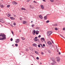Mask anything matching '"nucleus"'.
<instances>
[{
    "instance_id": "nucleus-1",
    "label": "nucleus",
    "mask_w": 65,
    "mask_h": 65,
    "mask_svg": "<svg viewBox=\"0 0 65 65\" xmlns=\"http://www.w3.org/2000/svg\"><path fill=\"white\" fill-rule=\"evenodd\" d=\"M6 39V35L3 33L0 34V40H3Z\"/></svg>"
},
{
    "instance_id": "nucleus-2",
    "label": "nucleus",
    "mask_w": 65,
    "mask_h": 65,
    "mask_svg": "<svg viewBox=\"0 0 65 65\" xmlns=\"http://www.w3.org/2000/svg\"><path fill=\"white\" fill-rule=\"evenodd\" d=\"M52 32H53L51 31H47V36H50Z\"/></svg>"
},
{
    "instance_id": "nucleus-3",
    "label": "nucleus",
    "mask_w": 65,
    "mask_h": 65,
    "mask_svg": "<svg viewBox=\"0 0 65 65\" xmlns=\"http://www.w3.org/2000/svg\"><path fill=\"white\" fill-rule=\"evenodd\" d=\"M16 40H17L15 41V42H16V43H19V42H20V39H17Z\"/></svg>"
},
{
    "instance_id": "nucleus-4",
    "label": "nucleus",
    "mask_w": 65,
    "mask_h": 65,
    "mask_svg": "<svg viewBox=\"0 0 65 65\" xmlns=\"http://www.w3.org/2000/svg\"><path fill=\"white\" fill-rule=\"evenodd\" d=\"M41 41L42 42H43L44 41H45V39L44 38H41Z\"/></svg>"
},
{
    "instance_id": "nucleus-5",
    "label": "nucleus",
    "mask_w": 65,
    "mask_h": 65,
    "mask_svg": "<svg viewBox=\"0 0 65 65\" xmlns=\"http://www.w3.org/2000/svg\"><path fill=\"white\" fill-rule=\"evenodd\" d=\"M57 61L59 62L60 61V57H57Z\"/></svg>"
},
{
    "instance_id": "nucleus-6",
    "label": "nucleus",
    "mask_w": 65,
    "mask_h": 65,
    "mask_svg": "<svg viewBox=\"0 0 65 65\" xmlns=\"http://www.w3.org/2000/svg\"><path fill=\"white\" fill-rule=\"evenodd\" d=\"M47 43L49 45H50V44H52V42H51L50 41L47 42Z\"/></svg>"
},
{
    "instance_id": "nucleus-7",
    "label": "nucleus",
    "mask_w": 65,
    "mask_h": 65,
    "mask_svg": "<svg viewBox=\"0 0 65 65\" xmlns=\"http://www.w3.org/2000/svg\"><path fill=\"white\" fill-rule=\"evenodd\" d=\"M53 62H52L51 63V65H55V63H56V61H53Z\"/></svg>"
},
{
    "instance_id": "nucleus-8",
    "label": "nucleus",
    "mask_w": 65,
    "mask_h": 65,
    "mask_svg": "<svg viewBox=\"0 0 65 65\" xmlns=\"http://www.w3.org/2000/svg\"><path fill=\"white\" fill-rule=\"evenodd\" d=\"M52 60L53 62H55V58H54V57H52Z\"/></svg>"
},
{
    "instance_id": "nucleus-9",
    "label": "nucleus",
    "mask_w": 65,
    "mask_h": 65,
    "mask_svg": "<svg viewBox=\"0 0 65 65\" xmlns=\"http://www.w3.org/2000/svg\"><path fill=\"white\" fill-rule=\"evenodd\" d=\"M0 22H1V23H4V21L1 20V19H0Z\"/></svg>"
},
{
    "instance_id": "nucleus-10",
    "label": "nucleus",
    "mask_w": 65,
    "mask_h": 65,
    "mask_svg": "<svg viewBox=\"0 0 65 65\" xmlns=\"http://www.w3.org/2000/svg\"><path fill=\"white\" fill-rule=\"evenodd\" d=\"M29 48L31 51H32L33 50V48L31 47H29Z\"/></svg>"
},
{
    "instance_id": "nucleus-11",
    "label": "nucleus",
    "mask_w": 65,
    "mask_h": 65,
    "mask_svg": "<svg viewBox=\"0 0 65 65\" xmlns=\"http://www.w3.org/2000/svg\"><path fill=\"white\" fill-rule=\"evenodd\" d=\"M12 3L13 4H14L15 5L17 4V3L15 2H12Z\"/></svg>"
},
{
    "instance_id": "nucleus-12",
    "label": "nucleus",
    "mask_w": 65,
    "mask_h": 65,
    "mask_svg": "<svg viewBox=\"0 0 65 65\" xmlns=\"http://www.w3.org/2000/svg\"><path fill=\"white\" fill-rule=\"evenodd\" d=\"M33 46H35L36 47L37 46V45L36 44H33Z\"/></svg>"
},
{
    "instance_id": "nucleus-13",
    "label": "nucleus",
    "mask_w": 65,
    "mask_h": 65,
    "mask_svg": "<svg viewBox=\"0 0 65 65\" xmlns=\"http://www.w3.org/2000/svg\"><path fill=\"white\" fill-rule=\"evenodd\" d=\"M35 32H36L35 30H34L33 31V32H32L33 34L34 35H35Z\"/></svg>"
},
{
    "instance_id": "nucleus-14",
    "label": "nucleus",
    "mask_w": 65,
    "mask_h": 65,
    "mask_svg": "<svg viewBox=\"0 0 65 65\" xmlns=\"http://www.w3.org/2000/svg\"><path fill=\"white\" fill-rule=\"evenodd\" d=\"M10 19L11 20H15V18L12 17H10Z\"/></svg>"
},
{
    "instance_id": "nucleus-15",
    "label": "nucleus",
    "mask_w": 65,
    "mask_h": 65,
    "mask_svg": "<svg viewBox=\"0 0 65 65\" xmlns=\"http://www.w3.org/2000/svg\"><path fill=\"white\" fill-rule=\"evenodd\" d=\"M39 16L40 18L41 19H42V16L41 15H40Z\"/></svg>"
},
{
    "instance_id": "nucleus-16",
    "label": "nucleus",
    "mask_w": 65,
    "mask_h": 65,
    "mask_svg": "<svg viewBox=\"0 0 65 65\" xmlns=\"http://www.w3.org/2000/svg\"><path fill=\"white\" fill-rule=\"evenodd\" d=\"M44 20H46V19H47V17L46 16L44 17Z\"/></svg>"
},
{
    "instance_id": "nucleus-17",
    "label": "nucleus",
    "mask_w": 65,
    "mask_h": 65,
    "mask_svg": "<svg viewBox=\"0 0 65 65\" xmlns=\"http://www.w3.org/2000/svg\"><path fill=\"white\" fill-rule=\"evenodd\" d=\"M34 41H39V39H36V40H35Z\"/></svg>"
},
{
    "instance_id": "nucleus-18",
    "label": "nucleus",
    "mask_w": 65,
    "mask_h": 65,
    "mask_svg": "<svg viewBox=\"0 0 65 65\" xmlns=\"http://www.w3.org/2000/svg\"><path fill=\"white\" fill-rule=\"evenodd\" d=\"M38 38V37H36L35 38V39H34V40L37 39Z\"/></svg>"
},
{
    "instance_id": "nucleus-19",
    "label": "nucleus",
    "mask_w": 65,
    "mask_h": 65,
    "mask_svg": "<svg viewBox=\"0 0 65 65\" xmlns=\"http://www.w3.org/2000/svg\"><path fill=\"white\" fill-rule=\"evenodd\" d=\"M35 53H36V54H39L38 52H37V51H35Z\"/></svg>"
},
{
    "instance_id": "nucleus-20",
    "label": "nucleus",
    "mask_w": 65,
    "mask_h": 65,
    "mask_svg": "<svg viewBox=\"0 0 65 65\" xmlns=\"http://www.w3.org/2000/svg\"><path fill=\"white\" fill-rule=\"evenodd\" d=\"M21 9L22 10H26V9H25V8H21Z\"/></svg>"
},
{
    "instance_id": "nucleus-21",
    "label": "nucleus",
    "mask_w": 65,
    "mask_h": 65,
    "mask_svg": "<svg viewBox=\"0 0 65 65\" xmlns=\"http://www.w3.org/2000/svg\"><path fill=\"white\" fill-rule=\"evenodd\" d=\"M41 8H42V9H43L44 7L43 6V5H41Z\"/></svg>"
},
{
    "instance_id": "nucleus-22",
    "label": "nucleus",
    "mask_w": 65,
    "mask_h": 65,
    "mask_svg": "<svg viewBox=\"0 0 65 65\" xmlns=\"http://www.w3.org/2000/svg\"><path fill=\"white\" fill-rule=\"evenodd\" d=\"M40 28V27H37L36 28V29L37 30H38Z\"/></svg>"
},
{
    "instance_id": "nucleus-23",
    "label": "nucleus",
    "mask_w": 65,
    "mask_h": 65,
    "mask_svg": "<svg viewBox=\"0 0 65 65\" xmlns=\"http://www.w3.org/2000/svg\"><path fill=\"white\" fill-rule=\"evenodd\" d=\"M60 35V36H61V37H63V38H65L64 37H63V36H62V35L61 34H59Z\"/></svg>"
},
{
    "instance_id": "nucleus-24",
    "label": "nucleus",
    "mask_w": 65,
    "mask_h": 65,
    "mask_svg": "<svg viewBox=\"0 0 65 65\" xmlns=\"http://www.w3.org/2000/svg\"><path fill=\"white\" fill-rule=\"evenodd\" d=\"M26 22V21H23V24H25Z\"/></svg>"
},
{
    "instance_id": "nucleus-25",
    "label": "nucleus",
    "mask_w": 65,
    "mask_h": 65,
    "mask_svg": "<svg viewBox=\"0 0 65 65\" xmlns=\"http://www.w3.org/2000/svg\"><path fill=\"white\" fill-rule=\"evenodd\" d=\"M10 7V5H8L7 6V7L8 8H9Z\"/></svg>"
},
{
    "instance_id": "nucleus-26",
    "label": "nucleus",
    "mask_w": 65,
    "mask_h": 65,
    "mask_svg": "<svg viewBox=\"0 0 65 65\" xmlns=\"http://www.w3.org/2000/svg\"><path fill=\"white\" fill-rule=\"evenodd\" d=\"M0 6L2 8H3V6L2 5H1Z\"/></svg>"
},
{
    "instance_id": "nucleus-27",
    "label": "nucleus",
    "mask_w": 65,
    "mask_h": 65,
    "mask_svg": "<svg viewBox=\"0 0 65 65\" xmlns=\"http://www.w3.org/2000/svg\"><path fill=\"white\" fill-rule=\"evenodd\" d=\"M49 22H50V21L49 20H47V21H46V23H49Z\"/></svg>"
},
{
    "instance_id": "nucleus-28",
    "label": "nucleus",
    "mask_w": 65,
    "mask_h": 65,
    "mask_svg": "<svg viewBox=\"0 0 65 65\" xmlns=\"http://www.w3.org/2000/svg\"><path fill=\"white\" fill-rule=\"evenodd\" d=\"M15 46H18V44H17V43L15 44Z\"/></svg>"
},
{
    "instance_id": "nucleus-29",
    "label": "nucleus",
    "mask_w": 65,
    "mask_h": 65,
    "mask_svg": "<svg viewBox=\"0 0 65 65\" xmlns=\"http://www.w3.org/2000/svg\"><path fill=\"white\" fill-rule=\"evenodd\" d=\"M38 47H40V44H39L38 45Z\"/></svg>"
},
{
    "instance_id": "nucleus-30",
    "label": "nucleus",
    "mask_w": 65,
    "mask_h": 65,
    "mask_svg": "<svg viewBox=\"0 0 65 65\" xmlns=\"http://www.w3.org/2000/svg\"><path fill=\"white\" fill-rule=\"evenodd\" d=\"M39 33V32H36V34H37H37H38Z\"/></svg>"
},
{
    "instance_id": "nucleus-31",
    "label": "nucleus",
    "mask_w": 65,
    "mask_h": 65,
    "mask_svg": "<svg viewBox=\"0 0 65 65\" xmlns=\"http://www.w3.org/2000/svg\"><path fill=\"white\" fill-rule=\"evenodd\" d=\"M10 40L11 41H12L13 40V39H12V38H11V39H10Z\"/></svg>"
},
{
    "instance_id": "nucleus-32",
    "label": "nucleus",
    "mask_w": 65,
    "mask_h": 65,
    "mask_svg": "<svg viewBox=\"0 0 65 65\" xmlns=\"http://www.w3.org/2000/svg\"><path fill=\"white\" fill-rule=\"evenodd\" d=\"M22 38V40H25V38Z\"/></svg>"
},
{
    "instance_id": "nucleus-33",
    "label": "nucleus",
    "mask_w": 65,
    "mask_h": 65,
    "mask_svg": "<svg viewBox=\"0 0 65 65\" xmlns=\"http://www.w3.org/2000/svg\"><path fill=\"white\" fill-rule=\"evenodd\" d=\"M43 46H44V47H45V44H43Z\"/></svg>"
},
{
    "instance_id": "nucleus-34",
    "label": "nucleus",
    "mask_w": 65,
    "mask_h": 65,
    "mask_svg": "<svg viewBox=\"0 0 65 65\" xmlns=\"http://www.w3.org/2000/svg\"><path fill=\"white\" fill-rule=\"evenodd\" d=\"M57 29L58 28H57V27H56L55 28V30H57Z\"/></svg>"
},
{
    "instance_id": "nucleus-35",
    "label": "nucleus",
    "mask_w": 65,
    "mask_h": 65,
    "mask_svg": "<svg viewBox=\"0 0 65 65\" xmlns=\"http://www.w3.org/2000/svg\"><path fill=\"white\" fill-rule=\"evenodd\" d=\"M13 24V25H14V26H15V25H16L15 23H14H14Z\"/></svg>"
},
{
    "instance_id": "nucleus-36",
    "label": "nucleus",
    "mask_w": 65,
    "mask_h": 65,
    "mask_svg": "<svg viewBox=\"0 0 65 65\" xmlns=\"http://www.w3.org/2000/svg\"><path fill=\"white\" fill-rule=\"evenodd\" d=\"M53 26H57V24H55L53 25Z\"/></svg>"
},
{
    "instance_id": "nucleus-37",
    "label": "nucleus",
    "mask_w": 65,
    "mask_h": 65,
    "mask_svg": "<svg viewBox=\"0 0 65 65\" xmlns=\"http://www.w3.org/2000/svg\"><path fill=\"white\" fill-rule=\"evenodd\" d=\"M36 59L37 60H39V58L38 57H37L36 58Z\"/></svg>"
},
{
    "instance_id": "nucleus-38",
    "label": "nucleus",
    "mask_w": 65,
    "mask_h": 65,
    "mask_svg": "<svg viewBox=\"0 0 65 65\" xmlns=\"http://www.w3.org/2000/svg\"><path fill=\"white\" fill-rule=\"evenodd\" d=\"M48 52L49 53H51V51H50V50H48Z\"/></svg>"
},
{
    "instance_id": "nucleus-39",
    "label": "nucleus",
    "mask_w": 65,
    "mask_h": 65,
    "mask_svg": "<svg viewBox=\"0 0 65 65\" xmlns=\"http://www.w3.org/2000/svg\"><path fill=\"white\" fill-rule=\"evenodd\" d=\"M40 37H41V35H39V36H38V37L39 38H40Z\"/></svg>"
},
{
    "instance_id": "nucleus-40",
    "label": "nucleus",
    "mask_w": 65,
    "mask_h": 65,
    "mask_svg": "<svg viewBox=\"0 0 65 65\" xmlns=\"http://www.w3.org/2000/svg\"><path fill=\"white\" fill-rule=\"evenodd\" d=\"M31 26L33 27H34V25H31Z\"/></svg>"
},
{
    "instance_id": "nucleus-41",
    "label": "nucleus",
    "mask_w": 65,
    "mask_h": 65,
    "mask_svg": "<svg viewBox=\"0 0 65 65\" xmlns=\"http://www.w3.org/2000/svg\"><path fill=\"white\" fill-rule=\"evenodd\" d=\"M11 32L13 35V31H11Z\"/></svg>"
},
{
    "instance_id": "nucleus-42",
    "label": "nucleus",
    "mask_w": 65,
    "mask_h": 65,
    "mask_svg": "<svg viewBox=\"0 0 65 65\" xmlns=\"http://www.w3.org/2000/svg\"><path fill=\"white\" fill-rule=\"evenodd\" d=\"M51 1V2H54V0H50Z\"/></svg>"
},
{
    "instance_id": "nucleus-43",
    "label": "nucleus",
    "mask_w": 65,
    "mask_h": 65,
    "mask_svg": "<svg viewBox=\"0 0 65 65\" xmlns=\"http://www.w3.org/2000/svg\"><path fill=\"white\" fill-rule=\"evenodd\" d=\"M8 17H10V14H8Z\"/></svg>"
},
{
    "instance_id": "nucleus-44",
    "label": "nucleus",
    "mask_w": 65,
    "mask_h": 65,
    "mask_svg": "<svg viewBox=\"0 0 65 65\" xmlns=\"http://www.w3.org/2000/svg\"><path fill=\"white\" fill-rule=\"evenodd\" d=\"M51 41H52V43L54 44V42H53V41L52 40H51Z\"/></svg>"
},
{
    "instance_id": "nucleus-45",
    "label": "nucleus",
    "mask_w": 65,
    "mask_h": 65,
    "mask_svg": "<svg viewBox=\"0 0 65 65\" xmlns=\"http://www.w3.org/2000/svg\"><path fill=\"white\" fill-rule=\"evenodd\" d=\"M41 55H43V52H41Z\"/></svg>"
},
{
    "instance_id": "nucleus-46",
    "label": "nucleus",
    "mask_w": 65,
    "mask_h": 65,
    "mask_svg": "<svg viewBox=\"0 0 65 65\" xmlns=\"http://www.w3.org/2000/svg\"><path fill=\"white\" fill-rule=\"evenodd\" d=\"M26 51H28V49H26Z\"/></svg>"
},
{
    "instance_id": "nucleus-47",
    "label": "nucleus",
    "mask_w": 65,
    "mask_h": 65,
    "mask_svg": "<svg viewBox=\"0 0 65 65\" xmlns=\"http://www.w3.org/2000/svg\"><path fill=\"white\" fill-rule=\"evenodd\" d=\"M65 28H63V30L64 31V30H65Z\"/></svg>"
},
{
    "instance_id": "nucleus-48",
    "label": "nucleus",
    "mask_w": 65,
    "mask_h": 65,
    "mask_svg": "<svg viewBox=\"0 0 65 65\" xmlns=\"http://www.w3.org/2000/svg\"><path fill=\"white\" fill-rule=\"evenodd\" d=\"M19 19H20V20H22V18H19Z\"/></svg>"
},
{
    "instance_id": "nucleus-49",
    "label": "nucleus",
    "mask_w": 65,
    "mask_h": 65,
    "mask_svg": "<svg viewBox=\"0 0 65 65\" xmlns=\"http://www.w3.org/2000/svg\"><path fill=\"white\" fill-rule=\"evenodd\" d=\"M56 48L57 50H58V48H57V45H56Z\"/></svg>"
},
{
    "instance_id": "nucleus-50",
    "label": "nucleus",
    "mask_w": 65,
    "mask_h": 65,
    "mask_svg": "<svg viewBox=\"0 0 65 65\" xmlns=\"http://www.w3.org/2000/svg\"><path fill=\"white\" fill-rule=\"evenodd\" d=\"M13 15L14 17H16V15Z\"/></svg>"
},
{
    "instance_id": "nucleus-51",
    "label": "nucleus",
    "mask_w": 65,
    "mask_h": 65,
    "mask_svg": "<svg viewBox=\"0 0 65 65\" xmlns=\"http://www.w3.org/2000/svg\"><path fill=\"white\" fill-rule=\"evenodd\" d=\"M58 54H59V55H60L61 54V53H60V52H59L58 53Z\"/></svg>"
},
{
    "instance_id": "nucleus-52",
    "label": "nucleus",
    "mask_w": 65,
    "mask_h": 65,
    "mask_svg": "<svg viewBox=\"0 0 65 65\" xmlns=\"http://www.w3.org/2000/svg\"><path fill=\"white\" fill-rule=\"evenodd\" d=\"M31 8H32V9H33V8H34V7H31Z\"/></svg>"
},
{
    "instance_id": "nucleus-53",
    "label": "nucleus",
    "mask_w": 65,
    "mask_h": 65,
    "mask_svg": "<svg viewBox=\"0 0 65 65\" xmlns=\"http://www.w3.org/2000/svg\"><path fill=\"white\" fill-rule=\"evenodd\" d=\"M40 44L41 45V47H42V44Z\"/></svg>"
},
{
    "instance_id": "nucleus-54",
    "label": "nucleus",
    "mask_w": 65,
    "mask_h": 65,
    "mask_svg": "<svg viewBox=\"0 0 65 65\" xmlns=\"http://www.w3.org/2000/svg\"><path fill=\"white\" fill-rule=\"evenodd\" d=\"M29 1H30L29 0H28L27 1V2H29Z\"/></svg>"
},
{
    "instance_id": "nucleus-55",
    "label": "nucleus",
    "mask_w": 65,
    "mask_h": 65,
    "mask_svg": "<svg viewBox=\"0 0 65 65\" xmlns=\"http://www.w3.org/2000/svg\"><path fill=\"white\" fill-rule=\"evenodd\" d=\"M43 1L44 2H45V0H43Z\"/></svg>"
},
{
    "instance_id": "nucleus-56",
    "label": "nucleus",
    "mask_w": 65,
    "mask_h": 65,
    "mask_svg": "<svg viewBox=\"0 0 65 65\" xmlns=\"http://www.w3.org/2000/svg\"><path fill=\"white\" fill-rule=\"evenodd\" d=\"M40 64H42V63H41V62H40Z\"/></svg>"
},
{
    "instance_id": "nucleus-57",
    "label": "nucleus",
    "mask_w": 65,
    "mask_h": 65,
    "mask_svg": "<svg viewBox=\"0 0 65 65\" xmlns=\"http://www.w3.org/2000/svg\"><path fill=\"white\" fill-rule=\"evenodd\" d=\"M31 23H33V21H31Z\"/></svg>"
},
{
    "instance_id": "nucleus-58",
    "label": "nucleus",
    "mask_w": 65,
    "mask_h": 65,
    "mask_svg": "<svg viewBox=\"0 0 65 65\" xmlns=\"http://www.w3.org/2000/svg\"><path fill=\"white\" fill-rule=\"evenodd\" d=\"M13 45H14L13 44L12 45V46H13Z\"/></svg>"
},
{
    "instance_id": "nucleus-59",
    "label": "nucleus",
    "mask_w": 65,
    "mask_h": 65,
    "mask_svg": "<svg viewBox=\"0 0 65 65\" xmlns=\"http://www.w3.org/2000/svg\"><path fill=\"white\" fill-rule=\"evenodd\" d=\"M57 51L58 52H59V51L58 50H57Z\"/></svg>"
},
{
    "instance_id": "nucleus-60",
    "label": "nucleus",
    "mask_w": 65,
    "mask_h": 65,
    "mask_svg": "<svg viewBox=\"0 0 65 65\" xmlns=\"http://www.w3.org/2000/svg\"><path fill=\"white\" fill-rule=\"evenodd\" d=\"M42 48H43L44 47H43L42 46Z\"/></svg>"
},
{
    "instance_id": "nucleus-61",
    "label": "nucleus",
    "mask_w": 65,
    "mask_h": 65,
    "mask_svg": "<svg viewBox=\"0 0 65 65\" xmlns=\"http://www.w3.org/2000/svg\"><path fill=\"white\" fill-rule=\"evenodd\" d=\"M36 31H37L38 32H39V31H38V30H37Z\"/></svg>"
},
{
    "instance_id": "nucleus-62",
    "label": "nucleus",
    "mask_w": 65,
    "mask_h": 65,
    "mask_svg": "<svg viewBox=\"0 0 65 65\" xmlns=\"http://www.w3.org/2000/svg\"><path fill=\"white\" fill-rule=\"evenodd\" d=\"M11 25V26L12 27V25Z\"/></svg>"
},
{
    "instance_id": "nucleus-63",
    "label": "nucleus",
    "mask_w": 65,
    "mask_h": 65,
    "mask_svg": "<svg viewBox=\"0 0 65 65\" xmlns=\"http://www.w3.org/2000/svg\"><path fill=\"white\" fill-rule=\"evenodd\" d=\"M21 30H20V31H19V32H21Z\"/></svg>"
},
{
    "instance_id": "nucleus-64",
    "label": "nucleus",
    "mask_w": 65,
    "mask_h": 65,
    "mask_svg": "<svg viewBox=\"0 0 65 65\" xmlns=\"http://www.w3.org/2000/svg\"><path fill=\"white\" fill-rule=\"evenodd\" d=\"M34 2H35V1H34Z\"/></svg>"
}]
</instances>
